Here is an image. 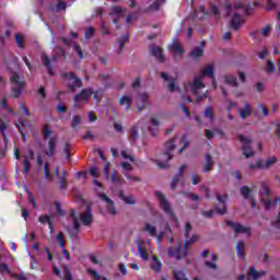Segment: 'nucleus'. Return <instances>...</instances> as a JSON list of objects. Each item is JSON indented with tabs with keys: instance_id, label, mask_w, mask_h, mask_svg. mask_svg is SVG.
<instances>
[{
	"instance_id": "f257e3e1",
	"label": "nucleus",
	"mask_w": 280,
	"mask_h": 280,
	"mask_svg": "<svg viewBox=\"0 0 280 280\" xmlns=\"http://www.w3.org/2000/svg\"><path fill=\"white\" fill-rule=\"evenodd\" d=\"M198 237L199 236L197 234L191 235L189 240H186L184 242V247H183V243H178L175 249H173L172 247H168L170 257H173L174 259H177V260H180L187 257V255H189V246H191V244H196V242H198Z\"/></svg>"
},
{
	"instance_id": "f03ea898",
	"label": "nucleus",
	"mask_w": 280,
	"mask_h": 280,
	"mask_svg": "<svg viewBox=\"0 0 280 280\" xmlns=\"http://www.w3.org/2000/svg\"><path fill=\"white\" fill-rule=\"evenodd\" d=\"M178 144L182 145L179 148V154H183V152L185 151V148L189 145V141H187V137L185 136L175 137L165 143V151L163 155L165 156L166 161H172V159L174 158V154H172V152L176 150V145Z\"/></svg>"
},
{
	"instance_id": "7ed1b4c3",
	"label": "nucleus",
	"mask_w": 280,
	"mask_h": 280,
	"mask_svg": "<svg viewBox=\"0 0 280 280\" xmlns=\"http://www.w3.org/2000/svg\"><path fill=\"white\" fill-rule=\"evenodd\" d=\"M202 80V75H197L194 78L192 82H189L187 85H185L186 91H191L192 95H197L195 100L196 104H200L202 100L207 98V93L199 95L202 89H205V83Z\"/></svg>"
},
{
	"instance_id": "20e7f679",
	"label": "nucleus",
	"mask_w": 280,
	"mask_h": 280,
	"mask_svg": "<svg viewBox=\"0 0 280 280\" xmlns=\"http://www.w3.org/2000/svg\"><path fill=\"white\" fill-rule=\"evenodd\" d=\"M10 80L12 96L15 98L21 97V93H23V89H25V78L19 75L16 72H12Z\"/></svg>"
},
{
	"instance_id": "39448f33",
	"label": "nucleus",
	"mask_w": 280,
	"mask_h": 280,
	"mask_svg": "<svg viewBox=\"0 0 280 280\" xmlns=\"http://www.w3.org/2000/svg\"><path fill=\"white\" fill-rule=\"evenodd\" d=\"M155 198L159 201L160 209H162L168 218L176 220V214L174 213V209H172V203L167 200V197L161 191H155Z\"/></svg>"
},
{
	"instance_id": "423d86ee",
	"label": "nucleus",
	"mask_w": 280,
	"mask_h": 280,
	"mask_svg": "<svg viewBox=\"0 0 280 280\" xmlns=\"http://www.w3.org/2000/svg\"><path fill=\"white\" fill-rule=\"evenodd\" d=\"M62 75L68 84V89L72 91V93H75L78 89H82V79L75 77L73 72H66Z\"/></svg>"
},
{
	"instance_id": "0eeeda50",
	"label": "nucleus",
	"mask_w": 280,
	"mask_h": 280,
	"mask_svg": "<svg viewBox=\"0 0 280 280\" xmlns=\"http://www.w3.org/2000/svg\"><path fill=\"white\" fill-rule=\"evenodd\" d=\"M260 198L264 202L265 209L270 211V208L272 207V199H270V189L266 184H262L260 187Z\"/></svg>"
},
{
	"instance_id": "6e6552de",
	"label": "nucleus",
	"mask_w": 280,
	"mask_h": 280,
	"mask_svg": "<svg viewBox=\"0 0 280 280\" xmlns=\"http://www.w3.org/2000/svg\"><path fill=\"white\" fill-rule=\"evenodd\" d=\"M238 141L243 143V154L244 156H246V159H250V156H255V151H253V148H250V143L253 140L241 135L238 136Z\"/></svg>"
},
{
	"instance_id": "1a4fd4ad",
	"label": "nucleus",
	"mask_w": 280,
	"mask_h": 280,
	"mask_svg": "<svg viewBox=\"0 0 280 280\" xmlns=\"http://www.w3.org/2000/svg\"><path fill=\"white\" fill-rule=\"evenodd\" d=\"M91 95H93V89H83L80 94H77L73 98L74 107L78 108V106H80V102H89V100H91Z\"/></svg>"
},
{
	"instance_id": "9d476101",
	"label": "nucleus",
	"mask_w": 280,
	"mask_h": 280,
	"mask_svg": "<svg viewBox=\"0 0 280 280\" xmlns=\"http://www.w3.org/2000/svg\"><path fill=\"white\" fill-rule=\"evenodd\" d=\"M58 141H59L58 136H54L49 138L47 147L44 151L46 156H48L49 159H51V156L56 154V150L58 148Z\"/></svg>"
},
{
	"instance_id": "9b49d317",
	"label": "nucleus",
	"mask_w": 280,
	"mask_h": 280,
	"mask_svg": "<svg viewBox=\"0 0 280 280\" xmlns=\"http://www.w3.org/2000/svg\"><path fill=\"white\" fill-rule=\"evenodd\" d=\"M213 65L209 63L201 69V73L199 75L202 77V80H205V78H210L212 80V86H214V89H218V83L215 82V75H213Z\"/></svg>"
},
{
	"instance_id": "f8f14e48",
	"label": "nucleus",
	"mask_w": 280,
	"mask_h": 280,
	"mask_svg": "<svg viewBox=\"0 0 280 280\" xmlns=\"http://www.w3.org/2000/svg\"><path fill=\"white\" fill-rule=\"evenodd\" d=\"M124 14H126V9L119 5H113L110 8L109 16H114L113 23L117 25L119 23V19H122Z\"/></svg>"
},
{
	"instance_id": "ddd939ff",
	"label": "nucleus",
	"mask_w": 280,
	"mask_h": 280,
	"mask_svg": "<svg viewBox=\"0 0 280 280\" xmlns=\"http://www.w3.org/2000/svg\"><path fill=\"white\" fill-rule=\"evenodd\" d=\"M98 198H101V200H103V202H106V207H107V212L110 215H117V209L115 208V202L108 198V196H106L105 194L102 192H97Z\"/></svg>"
},
{
	"instance_id": "4468645a",
	"label": "nucleus",
	"mask_w": 280,
	"mask_h": 280,
	"mask_svg": "<svg viewBox=\"0 0 280 280\" xmlns=\"http://www.w3.org/2000/svg\"><path fill=\"white\" fill-rule=\"evenodd\" d=\"M161 78L166 82L167 89L171 93H174V91H180L178 86H176V79L174 77H170L168 73L162 72Z\"/></svg>"
},
{
	"instance_id": "2eb2a0df",
	"label": "nucleus",
	"mask_w": 280,
	"mask_h": 280,
	"mask_svg": "<svg viewBox=\"0 0 280 280\" xmlns=\"http://www.w3.org/2000/svg\"><path fill=\"white\" fill-rule=\"evenodd\" d=\"M226 225L231 226L236 235L243 233L244 235H250V228H246L240 223H234L233 221H226Z\"/></svg>"
},
{
	"instance_id": "dca6fc26",
	"label": "nucleus",
	"mask_w": 280,
	"mask_h": 280,
	"mask_svg": "<svg viewBox=\"0 0 280 280\" xmlns=\"http://www.w3.org/2000/svg\"><path fill=\"white\" fill-rule=\"evenodd\" d=\"M150 54H152L158 60V62H165V55H163V48L156 46V45H151L149 47Z\"/></svg>"
},
{
	"instance_id": "f3484780",
	"label": "nucleus",
	"mask_w": 280,
	"mask_h": 280,
	"mask_svg": "<svg viewBox=\"0 0 280 280\" xmlns=\"http://www.w3.org/2000/svg\"><path fill=\"white\" fill-rule=\"evenodd\" d=\"M168 49L174 58H183V54H185L183 46L178 42H173L172 45L168 46Z\"/></svg>"
},
{
	"instance_id": "a211bd4d",
	"label": "nucleus",
	"mask_w": 280,
	"mask_h": 280,
	"mask_svg": "<svg viewBox=\"0 0 280 280\" xmlns=\"http://www.w3.org/2000/svg\"><path fill=\"white\" fill-rule=\"evenodd\" d=\"M187 170V165H182L178 170V173L173 177L171 182V189H176L178 183L183 185V173Z\"/></svg>"
},
{
	"instance_id": "6ab92c4d",
	"label": "nucleus",
	"mask_w": 280,
	"mask_h": 280,
	"mask_svg": "<svg viewBox=\"0 0 280 280\" xmlns=\"http://www.w3.org/2000/svg\"><path fill=\"white\" fill-rule=\"evenodd\" d=\"M217 200L220 202L222 208H218L217 211L220 213V215H225L226 214V201L229 200V195L222 196L220 194H217Z\"/></svg>"
},
{
	"instance_id": "aec40b11",
	"label": "nucleus",
	"mask_w": 280,
	"mask_h": 280,
	"mask_svg": "<svg viewBox=\"0 0 280 280\" xmlns=\"http://www.w3.org/2000/svg\"><path fill=\"white\" fill-rule=\"evenodd\" d=\"M238 115L241 119H248V117L253 115V107H250V104L245 103L243 108H238Z\"/></svg>"
},
{
	"instance_id": "412c9836",
	"label": "nucleus",
	"mask_w": 280,
	"mask_h": 280,
	"mask_svg": "<svg viewBox=\"0 0 280 280\" xmlns=\"http://www.w3.org/2000/svg\"><path fill=\"white\" fill-rule=\"evenodd\" d=\"M275 163H277V158L267 159L265 164L261 160H258L257 167H258V170H270V167H272V165H275Z\"/></svg>"
},
{
	"instance_id": "4be33fe9",
	"label": "nucleus",
	"mask_w": 280,
	"mask_h": 280,
	"mask_svg": "<svg viewBox=\"0 0 280 280\" xmlns=\"http://www.w3.org/2000/svg\"><path fill=\"white\" fill-rule=\"evenodd\" d=\"M81 222L85 226L91 225V222H93V213H91V207H88L86 211L81 213Z\"/></svg>"
},
{
	"instance_id": "5701e85b",
	"label": "nucleus",
	"mask_w": 280,
	"mask_h": 280,
	"mask_svg": "<svg viewBox=\"0 0 280 280\" xmlns=\"http://www.w3.org/2000/svg\"><path fill=\"white\" fill-rule=\"evenodd\" d=\"M161 126V122L155 117H151V126L149 127V132L152 137L159 136V127Z\"/></svg>"
},
{
	"instance_id": "b1692460",
	"label": "nucleus",
	"mask_w": 280,
	"mask_h": 280,
	"mask_svg": "<svg viewBox=\"0 0 280 280\" xmlns=\"http://www.w3.org/2000/svg\"><path fill=\"white\" fill-rule=\"evenodd\" d=\"M242 23H244L242 15H240V13H234L231 20V27L237 31L240 30V25H242Z\"/></svg>"
},
{
	"instance_id": "393cba45",
	"label": "nucleus",
	"mask_w": 280,
	"mask_h": 280,
	"mask_svg": "<svg viewBox=\"0 0 280 280\" xmlns=\"http://www.w3.org/2000/svg\"><path fill=\"white\" fill-rule=\"evenodd\" d=\"M248 277H252L254 280L261 279V277H266L267 272L266 271H257L255 267H250L248 272Z\"/></svg>"
},
{
	"instance_id": "a878e982",
	"label": "nucleus",
	"mask_w": 280,
	"mask_h": 280,
	"mask_svg": "<svg viewBox=\"0 0 280 280\" xmlns=\"http://www.w3.org/2000/svg\"><path fill=\"white\" fill-rule=\"evenodd\" d=\"M70 218L72 219L73 222V229L74 231L71 233V235L75 236L78 235V231H80V220L78 219V215H75V211H71Z\"/></svg>"
},
{
	"instance_id": "bb28decb",
	"label": "nucleus",
	"mask_w": 280,
	"mask_h": 280,
	"mask_svg": "<svg viewBox=\"0 0 280 280\" xmlns=\"http://www.w3.org/2000/svg\"><path fill=\"white\" fill-rule=\"evenodd\" d=\"M211 170H213V156H211V154L207 153L202 172L208 173V172H211Z\"/></svg>"
},
{
	"instance_id": "cd10ccee",
	"label": "nucleus",
	"mask_w": 280,
	"mask_h": 280,
	"mask_svg": "<svg viewBox=\"0 0 280 280\" xmlns=\"http://www.w3.org/2000/svg\"><path fill=\"white\" fill-rule=\"evenodd\" d=\"M118 197L120 198V200H124L126 205H135L137 202L133 195L126 196L124 190L119 191Z\"/></svg>"
},
{
	"instance_id": "c85d7f7f",
	"label": "nucleus",
	"mask_w": 280,
	"mask_h": 280,
	"mask_svg": "<svg viewBox=\"0 0 280 280\" xmlns=\"http://www.w3.org/2000/svg\"><path fill=\"white\" fill-rule=\"evenodd\" d=\"M42 62L46 67L49 75H54V70L51 69V59L47 55L42 54Z\"/></svg>"
},
{
	"instance_id": "c756f323",
	"label": "nucleus",
	"mask_w": 280,
	"mask_h": 280,
	"mask_svg": "<svg viewBox=\"0 0 280 280\" xmlns=\"http://www.w3.org/2000/svg\"><path fill=\"white\" fill-rule=\"evenodd\" d=\"M119 106H125L126 110H130V106L132 104V96L125 95L122 96L119 102Z\"/></svg>"
},
{
	"instance_id": "7c9ffc66",
	"label": "nucleus",
	"mask_w": 280,
	"mask_h": 280,
	"mask_svg": "<svg viewBox=\"0 0 280 280\" xmlns=\"http://www.w3.org/2000/svg\"><path fill=\"white\" fill-rule=\"evenodd\" d=\"M129 141H130V143H137V141H139V129H137V127L130 128Z\"/></svg>"
},
{
	"instance_id": "2f4dec72",
	"label": "nucleus",
	"mask_w": 280,
	"mask_h": 280,
	"mask_svg": "<svg viewBox=\"0 0 280 280\" xmlns=\"http://www.w3.org/2000/svg\"><path fill=\"white\" fill-rule=\"evenodd\" d=\"M151 268L152 270H155V272H161V270H163V264L159 260V257H152Z\"/></svg>"
},
{
	"instance_id": "473e14b6",
	"label": "nucleus",
	"mask_w": 280,
	"mask_h": 280,
	"mask_svg": "<svg viewBox=\"0 0 280 280\" xmlns=\"http://www.w3.org/2000/svg\"><path fill=\"white\" fill-rule=\"evenodd\" d=\"M142 231H145L151 237H156V226L151 223H144Z\"/></svg>"
},
{
	"instance_id": "72a5a7b5",
	"label": "nucleus",
	"mask_w": 280,
	"mask_h": 280,
	"mask_svg": "<svg viewBox=\"0 0 280 280\" xmlns=\"http://www.w3.org/2000/svg\"><path fill=\"white\" fill-rule=\"evenodd\" d=\"M137 102H142V105H138V110L141 113L143 108H145V104L148 103V94L141 93L137 97Z\"/></svg>"
},
{
	"instance_id": "f704fd0d",
	"label": "nucleus",
	"mask_w": 280,
	"mask_h": 280,
	"mask_svg": "<svg viewBox=\"0 0 280 280\" xmlns=\"http://www.w3.org/2000/svg\"><path fill=\"white\" fill-rule=\"evenodd\" d=\"M203 117H206L207 119H210V122L213 124V121H215V116L213 115V107L211 106L206 107Z\"/></svg>"
},
{
	"instance_id": "c9c22d12",
	"label": "nucleus",
	"mask_w": 280,
	"mask_h": 280,
	"mask_svg": "<svg viewBox=\"0 0 280 280\" xmlns=\"http://www.w3.org/2000/svg\"><path fill=\"white\" fill-rule=\"evenodd\" d=\"M112 178V183H114L115 185H124V183H126L124 180V177H121V175H119V173L115 172L110 175Z\"/></svg>"
},
{
	"instance_id": "e433bc0d",
	"label": "nucleus",
	"mask_w": 280,
	"mask_h": 280,
	"mask_svg": "<svg viewBox=\"0 0 280 280\" xmlns=\"http://www.w3.org/2000/svg\"><path fill=\"white\" fill-rule=\"evenodd\" d=\"M163 3H165V0H156L148 8L147 12H156Z\"/></svg>"
},
{
	"instance_id": "4c0bfd02",
	"label": "nucleus",
	"mask_w": 280,
	"mask_h": 280,
	"mask_svg": "<svg viewBox=\"0 0 280 280\" xmlns=\"http://www.w3.org/2000/svg\"><path fill=\"white\" fill-rule=\"evenodd\" d=\"M44 176L49 183L54 180V176L51 175V172L49 171V162L44 163Z\"/></svg>"
},
{
	"instance_id": "58836bf2",
	"label": "nucleus",
	"mask_w": 280,
	"mask_h": 280,
	"mask_svg": "<svg viewBox=\"0 0 280 280\" xmlns=\"http://www.w3.org/2000/svg\"><path fill=\"white\" fill-rule=\"evenodd\" d=\"M225 84H229L230 86H237V77L235 75H225L224 77Z\"/></svg>"
},
{
	"instance_id": "ea45409f",
	"label": "nucleus",
	"mask_w": 280,
	"mask_h": 280,
	"mask_svg": "<svg viewBox=\"0 0 280 280\" xmlns=\"http://www.w3.org/2000/svg\"><path fill=\"white\" fill-rule=\"evenodd\" d=\"M126 43H128V35H125L119 39L117 54H121V51H124Z\"/></svg>"
},
{
	"instance_id": "a19ab883",
	"label": "nucleus",
	"mask_w": 280,
	"mask_h": 280,
	"mask_svg": "<svg viewBox=\"0 0 280 280\" xmlns=\"http://www.w3.org/2000/svg\"><path fill=\"white\" fill-rule=\"evenodd\" d=\"M15 43L18 47L23 49V47H25V37L21 34H15Z\"/></svg>"
},
{
	"instance_id": "79ce46f5",
	"label": "nucleus",
	"mask_w": 280,
	"mask_h": 280,
	"mask_svg": "<svg viewBox=\"0 0 280 280\" xmlns=\"http://www.w3.org/2000/svg\"><path fill=\"white\" fill-rule=\"evenodd\" d=\"M236 253L238 257L244 258V243L242 241H238L236 244Z\"/></svg>"
},
{
	"instance_id": "37998d69",
	"label": "nucleus",
	"mask_w": 280,
	"mask_h": 280,
	"mask_svg": "<svg viewBox=\"0 0 280 280\" xmlns=\"http://www.w3.org/2000/svg\"><path fill=\"white\" fill-rule=\"evenodd\" d=\"M202 54H205V50H202V48L200 47H196L195 49H192V51L190 52V56L192 58H200L202 56Z\"/></svg>"
},
{
	"instance_id": "c03bdc74",
	"label": "nucleus",
	"mask_w": 280,
	"mask_h": 280,
	"mask_svg": "<svg viewBox=\"0 0 280 280\" xmlns=\"http://www.w3.org/2000/svg\"><path fill=\"white\" fill-rule=\"evenodd\" d=\"M196 19H205L207 16V10L205 7H200L198 11L195 12Z\"/></svg>"
},
{
	"instance_id": "a18cd8bd",
	"label": "nucleus",
	"mask_w": 280,
	"mask_h": 280,
	"mask_svg": "<svg viewBox=\"0 0 280 280\" xmlns=\"http://www.w3.org/2000/svg\"><path fill=\"white\" fill-rule=\"evenodd\" d=\"M80 124H82V117H80V116H73V117H72L71 128L77 129L78 126H80Z\"/></svg>"
},
{
	"instance_id": "49530a36",
	"label": "nucleus",
	"mask_w": 280,
	"mask_h": 280,
	"mask_svg": "<svg viewBox=\"0 0 280 280\" xmlns=\"http://www.w3.org/2000/svg\"><path fill=\"white\" fill-rule=\"evenodd\" d=\"M56 242H58L60 248H65V234H62V232H60L59 234H57L56 236Z\"/></svg>"
},
{
	"instance_id": "de8ad7c7",
	"label": "nucleus",
	"mask_w": 280,
	"mask_h": 280,
	"mask_svg": "<svg viewBox=\"0 0 280 280\" xmlns=\"http://www.w3.org/2000/svg\"><path fill=\"white\" fill-rule=\"evenodd\" d=\"M241 195H242L243 198H245V199L250 198V188H248V186H243V187H241Z\"/></svg>"
},
{
	"instance_id": "09e8293b",
	"label": "nucleus",
	"mask_w": 280,
	"mask_h": 280,
	"mask_svg": "<svg viewBox=\"0 0 280 280\" xmlns=\"http://www.w3.org/2000/svg\"><path fill=\"white\" fill-rule=\"evenodd\" d=\"M86 272L88 275H91V277H93L95 280H102V276H100L95 269L88 268Z\"/></svg>"
},
{
	"instance_id": "8fccbe9b",
	"label": "nucleus",
	"mask_w": 280,
	"mask_h": 280,
	"mask_svg": "<svg viewBox=\"0 0 280 280\" xmlns=\"http://www.w3.org/2000/svg\"><path fill=\"white\" fill-rule=\"evenodd\" d=\"M63 278L65 280H73V277L71 276V269H69L68 266H63Z\"/></svg>"
},
{
	"instance_id": "3c124183",
	"label": "nucleus",
	"mask_w": 280,
	"mask_h": 280,
	"mask_svg": "<svg viewBox=\"0 0 280 280\" xmlns=\"http://www.w3.org/2000/svg\"><path fill=\"white\" fill-rule=\"evenodd\" d=\"M124 176L127 177V180H133L135 183H141V178L130 175V172H122Z\"/></svg>"
},
{
	"instance_id": "603ef678",
	"label": "nucleus",
	"mask_w": 280,
	"mask_h": 280,
	"mask_svg": "<svg viewBox=\"0 0 280 280\" xmlns=\"http://www.w3.org/2000/svg\"><path fill=\"white\" fill-rule=\"evenodd\" d=\"M24 161H34V150L27 149L26 153L24 154Z\"/></svg>"
},
{
	"instance_id": "864d4df0",
	"label": "nucleus",
	"mask_w": 280,
	"mask_h": 280,
	"mask_svg": "<svg viewBox=\"0 0 280 280\" xmlns=\"http://www.w3.org/2000/svg\"><path fill=\"white\" fill-rule=\"evenodd\" d=\"M223 10L225 11V16H229L231 14V10H233V7L231 5V2L229 0L224 2Z\"/></svg>"
},
{
	"instance_id": "5fc2aeb1",
	"label": "nucleus",
	"mask_w": 280,
	"mask_h": 280,
	"mask_svg": "<svg viewBox=\"0 0 280 280\" xmlns=\"http://www.w3.org/2000/svg\"><path fill=\"white\" fill-rule=\"evenodd\" d=\"M23 165H24L23 174L24 176H27V174H30V170L32 168V164L30 163V161L24 160Z\"/></svg>"
},
{
	"instance_id": "6e6d98bb",
	"label": "nucleus",
	"mask_w": 280,
	"mask_h": 280,
	"mask_svg": "<svg viewBox=\"0 0 280 280\" xmlns=\"http://www.w3.org/2000/svg\"><path fill=\"white\" fill-rule=\"evenodd\" d=\"M265 70L267 73H275V63L268 60Z\"/></svg>"
},
{
	"instance_id": "4d7b16f0",
	"label": "nucleus",
	"mask_w": 280,
	"mask_h": 280,
	"mask_svg": "<svg viewBox=\"0 0 280 280\" xmlns=\"http://www.w3.org/2000/svg\"><path fill=\"white\" fill-rule=\"evenodd\" d=\"M191 223H186L185 229H184V237L187 240L189 237V233L192 231Z\"/></svg>"
},
{
	"instance_id": "13d9d810",
	"label": "nucleus",
	"mask_w": 280,
	"mask_h": 280,
	"mask_svg": "<svg viewBox=\"0 0 280 280\" xmlns=\"http://www.w3.org/2000/svg\"><path fill=\"white\" fill-rule=\"evenodd\" d=\"M42 132H43V138L44 139H49V137H51V130L48 126H44Z\"/></svg>"
},
{
	"instance_id": "bf43d9fd",
	"label": "nucleus",
	"mask_w": 280,
	"mask_h": 280,
	"mask_svg": "<svg viewBox=\"0 0 280 280\" xmlns=\"http://www.w3.org/2000/svg\"><path fill=\"white\" fill-rule=\"evenodd\" d=\"M138 253H139L140 257H141L142 259L148 260V257H149V256H148V252L145 250V248L139 246V247H138Z\"/></svg>"
},
{
	"instance_id": "052dcab7",
	"label": "nucleus",
	"mask_w": 280,
	"mask_h": 280,
	"mask_svg": "<svg viewBox=\"0 0 280 280\" xmlns=\"http://www.w3.org/2000/svg\"><path fill=\"white\" fill-rule=\"evenodd\" d=\"M258 108L259 110H261L262 117H268V115H270V112H268V108L266 107L265 104H258Z\"/></svg>"
},
{
	"instance_id": "680f3d73",
	"label": "nucleus",
	"mask_w": 280,
	"mask_h": 280,
	"mask_svg": "<svg viewBox=\"0 0 280 280\" xmlns=\"http://www.w3.org/2000/svg\"><path fill=\"white\" fill-rule=\"evenodd\" d=\"M121 167L124 172H132V164L128 162H121Z\"/></svg>"
},
{
	"instance_id": "e2e57ef3",
	"label": "nucleus",
	"mask_w": 280,
	"mask_h": 280,
	"mask_svg": "<svg viewBox=\"0 0 280 280\" xmlns=\"http://www.w3.org/2000/svg\"><path fill=\"white\" fill-rule=\"evenodd\" d=\"M210 12L214 16H220V10L218 9V5H215V4L210 5Z\"/></svg>"
},
{
	"instance_id": "0e129e2a",
	"label": "nucleus",
	"mask_w": 280,
	"mask_h": 280,
	"mask_svg": "<svg viewBox=\"0 0 280 280\" xmlns=\"http://www.w3.org/2000/svg\"><path fill=\"white\" fill-rule=\"evenodd\" d=\"M93 34H95V28L93 27H88L85 30V38H93Z\"/></svg>"
},
{
	"instance_id": "69168bd1",
	"label": "nucleus",
	"mask_w": 280,
	"mask_h": 280,
	"mask_svg": "<svg viewBox=\"0 0 280 280\" xmlns=\"http://www.w3.org/2000/svg\"><path fill=\"white\" fill-rule=\"evenodd\" d=\"M270 32H272V28L270 27V25H267L266 27H264V28L261 30V34H262V36H265V37L270 36Z\"/></svg>"
},
{
	"instance_id": "338daca9",
	"label": "nucleus",
	"mask_w": 280,
	"mask_h": 280,
	"mask_svg": "<svg viewBox=\"0 0 280 280\" xmlns=\"http://www.w3.org/2000/svg\"><path fill=\"white\" fill-rule=\"evenodd\" d=\"M90 174H91V176H93L94 178H97V176H100V168H97V167H92V168H90Z\"/></svg>"
},
{
	"instance_id": "774afa93",
	"label": "nucleus",
	"mask_w": 280,
	"mask_h": 280,
	"mask_svg": "<svg viewBox=\"0 0 280 280\" xmlns=\"http://www.w3.org/2000/svg\"><path fill=\"white\" fill-rule=\"evenodd\" d=\"M191 179H192V185H198L200 183V180H201V177L198 174H194L191 176Z\"/></svg>"
}]
</instances>
